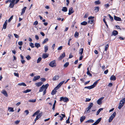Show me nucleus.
<instances>
[{
    "label": "nucleus",
    "mask_w": 125,
    "mask_h": 125,
    "mask_svg": "<svg viewBox=\"0 0 125 125\" xmlns=\"http://www.w3.org/2000/svg\"><path fill=\"white\" fill-rule=\"evenodd\" d=\"M116 114V113L115 112H114L113 114L111 115L110 117L109 122H111L113 120V119L115 116Z\"/></svg>",
    "instance_id": "7ed1b4c3"
},
{
    "label": "nucleus",
    "mask_w": 125,
    "mask_h": 125,
    "mask_svg": "<svg viewBox=\"0 0 125 125\" xmlns=\"http://www.w3.org/2000/svg\"><path fill=\"white\" fill-rule=\"evenodd\" d=\"M108 69H107L106 70L104 71V73L105 74H106L108 73Z\"/></svg>",
    "instance_id": "69168bd1"
},
{
    "label": "nucleus",
    "mask_w": 125,
    "mask_h": 125,
    "mask_svg": "<svg viewBox=\"0 0 125 125\" xmlns=\"http://www.w3.org/2000/svg\"><path fill=\"white\" fill-rule=\"evenodd\" d=\"M65 56V52H64L59 57L58 59L59 60H61Z\"/></svg>",
    "instance_id": "9d476101"
},
{
    "label": "nucleus",
    "mask_w": 125,
    "mask_h": 125,
    "mask_svg": "<svg viewBox=\"0 0 125 125\" xmlns=\"http://www.w3.org/2000/svg\"><path fill=\"white\" fill-rule=\"evenodd\" d=\"M109 45L108 44H107L106 45L105 47L104 50V51L103 53L104 54H105L107 53V51L108 49Z\"/></svg>",
    "instance_id": "6e6552de"
},
{
    "label": "nucleus",
    "mask_w": 125,
    "mask_h": 125,
    "mask_svg": "<svg viewBox=\"0 0 125 125\" xmlns=\"http://www.w3.org/2000/svg\"><path fill=\"white\" fill-rule=\"evenodd\" d=\"M18 44L21 46H22L23 44V42L22 41L19 42H18Z\"/></svg>",
    "instance_id": "864d4df0"
},
{
    "label": "nucleus",
    "mask_w": 125,
    "mask_h": 125,
    "mask_svg": "<svg viewBox=\"0 0 125 125\" xmlns=\"http://www.w3.org/2000/svg\"><path fill=\"white\" fill-rule=\"evenodd\" d=\"M114 19L115 20L117 21H121V19L120 18L115 16H114Z\"/></svg>",
    "instance_id": "ddd939ff"
},
{
    "label": "nucleus",
    "mask_w": 125,
    "mask_h": 125,
    "mask_svg": "<svg viewBox=\"0 0 125 125\" xmlns=\"http://www.w3.org/2000/svg\"><path fill=\"white\" fill-rule=\"evenodd\" d=\"M103 108H100L98 110V111H97V112L96 113V115H98L100 113V112L102 110H103Z\"/></svg>",
    "instance_id": "b1692460"
},
{
    "label": "nucleus",
    "mask_w": 125,
    "mask_h": 125,
    "mask_svg": "<svg viewBox=\"0 0 125 125\" xmlns=\"http://www.w3.org/2000/svg\"><path fill=\"white\" fill-rule=\"evenodd\" d=\"M26 58L27 59V60H30L31 59V57H30V56L29 55H28L26 57Z\"/></svg>",
    "instance_id": "09e8293b"
},
{
    "label": "nucleus",
    "mask_w": 125,
    "mask_h": 125,
    "mask_svg": "<svg viewBox=\"0 0 125 125\" xmlns=\"http://www.w3.org/2000/svg\"><path fill=\"white\" fill-rule=\"evenodd\" d=\"M40 78V77L39 75L35 76L32 79V81H35L36 80L39 79Z\"/></svg>",
    "instance_id": "1a4fd4ad"
},
{
    "label": "nucleus",
    "mask_w": 125,
    "mask_h": 125,
    "mask_svg": "<svg viewBox=\"0 0 125 125\" xmlns=\"http://www.w3.org/2000/svg\"><path fill=\"white\" fill-rule=\"evenodd\" d=\"M8 0L5 1V3H7L8 2H10L9 7L10 8H12L14 6L15 4L18 3L20 0Z\"/></svg>",
    "instance_id": "f257e3e1"
},
{
    "label": "nucleus",
    "mask_w": 125,
    "mask_h": 125,
    "mask_svg": "<svg viewBox=\"0 0 125 125\" xmlns=\"http://www.w3.org/2000/svg\"><path fill=\"white\" fill-rule=\"evenodd\" d=\"M41 80L43 82H45L46 81V79L44 78H42L41 79Z\"/></svg>",
    "instance_id": "0e129e2a"
},
{
    "label": "nucleus",
    "mask_w": 125,
    "mask_h": 125,
    "mask_svg": "<svg viewBox=\"0 0 125 125\" xmlns=\"http://www.w3.org/2000/svg\"><path fill=\"white\" fill-rule=\"evenodd\" d=\"M86 117L85 116L81 117L80 118V120L81 122H82L85 119Z\"/></svg>",
    "instance_id": "412c9836"
},
{
    "label": "nucleus",
    "mask_w": 125,
    "mask_h": 125,
    "mask_svg": "<svg viewBox=\"0 0 125 125\" xmlns=\"http://www.w3.org/2000/svg\"><path fill=\"white\" fill-rule=\"evenodd\" d=\"M88 13L85 14L84 16V18H87L88 17Z\"/></svg>",
    "instance_id": "774afa93"
},
{
    "label": "nucleus",
    "mask_w": 125,
    "mask_h": 125,
    "mask_svg": "<svg viewBox=\"0 0 125 125\" xmlns=\"http://www.w3.org/2000/svg\"><path fill=\"white\" fill-rule=\"evenodd\" d=\"M49 66L52 67H55L56 64L55 61H53L51 62L49 64Z\"/></svg>",
    "instance_id": "39448f33"
},
{
    "label": "nucleus",
    "mask_w": 125,
    "mask_h": 125,
    "mask_svg": "<svg viewBox=\"0 0 125 125\" xmlns=\"http://www.w3.org/2000/svg\"><path fill=\"white\" fill-rule=\"evenodd\" d=\"M30 46L32 48H33L34 47V44L32 43H31L30 44Z\"/></svg>",
    "instance_id": "5fc2aeb1"
},
{
    "label": "nucleus",
    "mask_w": 125,
    "mask_h": 125,
    "mask_svg": "<svg viewBox=\"0 0 125 125\" xmlns=\"http://www.w3.org/2000/svg\"><path fill=\"white\" fill-rule=\"evenodd\" d=\"M26 9V7H24L22 9L21 12V15H22L25 12V10Z\"/></svg>",
    "instance_id": "6ab92c4d"
},
{
    "label": "nucleus",
    "mask_w": 125,
    "mask_h": 125,
    "mask_svg": "<svg viewBox=\"0 0 125 125\" xmlns=\"http://www.w3.org/2000/svg\"><path fill=\"white\" fill-rule=\"evenodd\" d=\"M31 91V89H27L26 90L23 91L22 92L23 93H26L30 92Z\"/></svg>",
    "instance_id": "7c9ffc66"
},
{
    "label": "nucleus",
    "mask_w": 125,
    "mask_h": 125,
    "mask_svg": "<svg viewBox=\"0 0 125 125\" xmlns=\"http://www.w3.org/2000/svg\"><path fill=\"white\" fill-rule=\"evenodd\" d=\"M49 55L48 53H44L43 54L42 57L43 58L45 59L48 57Z\"/></svg>",
    "instance_id": "f8f14e48"
},
{
    "label": "nucleus",
    "mask_w": 125,
    "mask_h": 125,
    "mask_svg": "<svg viewBox=\"0 0 125 125\" xmlns=\"http://www.w3.org/2000/svg\"><path fill=\"white\" fill-rule=\"evenodd\" d=\"M99 7H96L95 8L94 10L96 12H97L99 11Z\"/></svg>",
    "instance_id": "473e14b6"
},
{
    "label": "nucleus",
    "mask_w": 125,
    "mask_h": 125,
    "mask_svg": "<svg viewBox=\"0 0 125 125\" xmlns=\"http://www.w3.org/2000/svg\"><path fill=\"white\" fill-rule=\"evenodd\" d=\"M36 99L34 100H29V102H31L34 103L36 101Z\"/></svg>",
    "instance_id": "49530a36"
},
{
    "label": "nucleus",
    "mask_w": 125,
    "mask_h": 125,
    "mask_svg": "<svg viewBox=\"0 0 125 125\" xmlns=\"http://www.w3.org/2000/svg\"><path fill=\"white\" fill-rule=\"evenodd\" d=\"M99 80H98L96 81L91 86H92L93 88L96 85L97 83Z\"/></svg>",
    "instance_id": "f3484780"
},
{
    "label": "nucleus",
    "mask_w": 125,
    "mask_h": 125,
    "mask_svg": "<svg viewBox=\"0 0 125 125\" xmlns=\"http://www.w3.org/2000/svg\"><path fill=\"white\" fill-rule=\"evenodd\" d=\"M74 11L72 7L70 8L69 9V12L68 13V14L69 15H70L72 14L74 12Z\"/></svg>",
    "instance_id": "0eeeda50"
},
{
    "label": "nucleus",
    "mask_w": 125,
    "mask_h": 125,
    "mask_svg": "<svg viewBox=\"0 0 125 125\" xmlns=\"http://www.w3.org/2000/svg\"><path fill=\"white\" fill-rule=\"evenodd\" d=\"M103 21L105 23L106 25V26L108 28V25L107 24V22L105 21V18H104L103 19Z\"/></svg>",
    "instance_id": "c03bdc74"
},
{
    "label": "nucleus",
    "mask_w": 125,
    "mask_h": 125,
    "mask_svg": "<svg viewBox=\"0 0 125 125\" xmlns=\"http://www.w3.org/2000/svg\"><path fill=\"white\" fill-rule=\"evenodd\" d=\"M94 18V17H92V16H90L88 17V19L89 20V19L92 20H93V19Z\"/></svg>",
    "instance_id": "13d9d810"
},
{
    "label": "nucleus",
    "mask_w": 125,
    "mask_h": 125,
    "mask_svg": "<svg viewBox=\"0 0 125 125\" xmlns=\"http://www.w3.org/2000/svg\"><path fill=\"white\" fill-rule=\"evenodd\" d=\"M102 119L101 118H100L98 119L96 121L93 123L92 125H96L98 124L101 121Z\"/></svg>",
    "instance_id": "423d86ee"
},
{
    "label": "nucleus",
    "mask_w": 125,
    "mask_h": 125,
    "mask_svg": "<svg viewBox=\"0 0 125 125\" xmlns=\"http://www.w3.org/2000/svg\"><path fill=\"white\" fill-rule=\"evenodd\" d=\"M116 77L115 76L113 75L111 76L110 78V79L112 81H115L116 80Z\"/></svg>",
    "instance_id": "2eb2a0df"
},
{
    "label": "nucleus",
    "mask_w": 125,
    "mask_h": 125,
    "mask_svg": "<svg viewBox=\"0 0 125 125\" xmlns=\"http://www.w3.org/2000/svg\"><path fill=\"white\" fill-rule=\"evenodd\" d=\"M1 93L6 97H8V95L7 92L4 90H2Z\"/></svg>",
    "instance_id": "dca6fc26"
},
{
    "label": "nucleus",
    "mask_w": 125,
    "mask_h": 125,
    "mask_svg": "<svg viewBox=\"0 0 125 125\" xmlns=\"http://www.w3.org/2000/svg\"><path fill=\"white\" fill-rule=\"evenodd\" d=\"M14 35L16 38H19V36L17 34L14 33Z\"/></svg>",
    "instance_id": "bf43d9fd"
},
{
    "label": "nucleus",
    "mask_w": 125,
    "mask_h": 125,
    "mask_svg": "<svg viewBox=\"0 0 125 125\" xmlns=\"http://www.w3.org/2000/svg\"><path fill=\"white\" fill-rule=\"evenodd\" d=\"M13 16L12 15L11 16L10 18L8 20V22H10L11 21L12 19L13 18Z\"/></svg>",
    "instance_id": "37998d69"
},
{
    "label": "nucleus",
    "mask_w": 125,
    "mask_h": 125,
    "mask_svg": "<svg viewBox=\"0 0 125 125\" xmlns=\"http://www.w3.org/2000/svg\"><path fill=\"white\" fill-rule=\"evenodd\" d=\"M48 50V46L46 45H45L44 46V52H47V51Z\"/></svg>",
    "instance_id": "f704fd0d"
},
{
    "label": "nucleus",
    "mask_w": 125,
    "mask_h": 125,
    "mask_svg": "<svg viewBox=\"0 0 125 125\" xmlns=\"http://www.w3.org/2000/svg\"><path fill=\"white\" fill-rule=\"evenodd\" d=\"M38 21H36L34 22L33 25H36L38 24Z\"/></svg>",
    "instance_id": "6e6d98bb"
},
{
    "label": "nucleus",
    "mask_w": 125,
    "mask_h": 125,
    "mask_svg": "<svg viewBox=\"0 0 125 125\" xmlns=\"http://www.w3.org/2000/svg\"><path fill=\"white\" fill-rule=\"evenodd\" d=\"M18 85H20V86H26V84L24 83H19L18 84Z\"/></svg>",
    "instance_id": "e433bc0d"
},
{
    "label": "nucleus",
    "mask_w": 125,
    "mask_h": 125,
    "mask_svg": "<svg viewBox=\"0 0 125 125\" xmlns=\"http://www.w3.org/2000/svg\"><path fill=\"white\" fill-rule=\"evenodd\" d=\"M62 10L64 12H66L67 11V9L66 7H64L62 8Z\"/></svg>",
    "instance_id": "a878e982"
},
{
    "label": "nucleus",
    "mask_w": 125,
    "mask_h": 125,
    "mask_svg": "<svg viewBox=\"0 0 125 125\" xmlns=\"http://www.w3.org/2000/svg\"><path fill=\"white\" fill-rule=\"evenodd\" d=\"M94 20H89L88 21V23L91 24H92L94 22Z\"/></svg>",
    "instance_id": "de8ad7c7"
},
{
    "label": "nucleus",
    "mask_w": 125,
    "mask_h": 125,
    "mask_svg": "<svg viewBox=\"0 0 125 125\" xmlns=\"http://www.w3.org/2000/svg\"><path fill=\"white\" fill-rule=\"evenodd\" d=\"M42 84L43 83L42 82H40L36 83L35 84L38 87H39L41 86Z\"/></svg>",
    "instance_id": "aec40b11"
},
{
    "label": "nucleus",
    "mask_w": 125,
    "mask_h": 125,
    "mask_svg": "<svg viewBox=\"0 0 125 125\" xmlns=\"http://www.w3.org/2000/svg\"><path fill=\"white\" fill-rule=\"evenodd\" d=\"M69 101V99L66 97H62L60 98V101H62L64 102H66Z\"/></svg>",
    "instance_id": "f03ea898"
},
{
    "label": "nucleus",
    "mask_w": 125,
    "mask_h": 125,
    "mask_svg": "<svg viewBox=\"0 0 125 125\" xmlns=\"http://www.w3.org/2000/svg\"><path fill=\"white\" fill-rule=\"evenodd\" d=\"M83 51V48L80 49L79 50V53L81 55L82 54Z\"/></svg>",
    "instance_id": "393cba45"
},
{
    "label": "nucleus",
    "mask_w": 125,
    "mask_h": 125,
    "mask_svg": "<svg viewBox=\"0 0 125 125\" xmlns=\"http://www.w3.org/2000/svg\"><path fill=\"white\" fill-rule=\"evenodd\" d=\"M24 112L26 113V115H27L29 114V112L28 110H26L24 111Z\"/></svg>",
    "instance_id": "338daca9"
},
{
    "label": "nucleus",
    "mask_w": 125,
    "mask_h": 125,
    "mask_svg": "<svg viewBox=\"0 0 125 125\" xmlns=\"http://www.w3.org/2000/svg\"><path fill=\"white\" fill-rule=\"evenodd\" d=\"M48 41V38H46L45 39L43 42H42V44H43L44 43H45L47 42Z\"/></svg>",
    "instance_id": "cd10ccee"
},
{
    "label": "nucleus",
    "mask_w": 125,
    "mask_h": 125,
    "mask_svg": "<svg viewBox=\"0 0 125 125\" xmlns=\"http://www.w3.org/2000/svg\"><path fill=\"white\" fill-rule=\"evenodd\" d=\"M44 85H42L41 87L40 88L39 90V92H42L44 90Z\"/></svg>",
    "instance_id": "4be33fe9"
},
{
    "label": "nucleus",
    "mask_w": 125,
    "mask_h": 125,
    "mask_svg": "<svg viewBox=\"0 0 125 125\" xmlns=\"http://www.w3.org/2000/svg\"><path fill=\"white\" fill-rule=\"evenodd\" d=\"M42 112H41L40 113H38L37 115V116L40 118L42 115Z\"/></svg>",
    "instance_id": "72a5a7b5"
},
{
    "label": "nucleus",
    "mask_w": 125,
    "mask_h": 125,
    "mask_svg": "<svg viewBox=\"0 0 125 125\" xmlns=\"http://www.w3.org/2000/svg\"><path fill=\"white\" fill-rule=\"evenodd\" d=\"M42 58L41 57H39L37 61V63H38L40 62L41 61Z\"/></svg>",
    "instance_id": "ea45409f"
},
{
    "label": "nucleus",
    "mask_w": 125,
    "mask_h": 125,
    "mask_svg": "<svg viewBox=\"0 0 125 125\" xmlns=\"http://www.w3.org/2000/svg\"><path fill=\"white\" fill-rule=\"evenodd\" d=\"M109 4L108 3L105 4V7H106L107 8H108L109 7Z\"/></svg>",
    "instance_id": "e2e57ef3"
},
{
    "label": "nucleus",
    "mask_w": 125,
    "mask_h": 125,
    "mask_svg": "<svg viewBox=\"0 0 125 125\" xmlns=\"http://www.w3.org/2000/svg\"><path fill=\"white\" fill-rule=\"evenodd\" d=\"M102 102L100 100V99H99L97 101V104L99 105L101 104H102Z\"/></svg>",
    "instance_id": "a18cd8bd"
},
{
    "label": "nucleus",
    "mask_w": 125,
    "mask_h": 125,
    "mask_svg": "<svg viewBox=\"0 0 125 125\" xmlns=\"http://www.w3.org/2000/svg\"><path fill=\"white\" fill-rule=\"evenodd\" d=\"M57 92V91H55L54 89L52 91L51 93V94L52 95H54Z\"/></svg>",
    "instance_id": "c85d7f7f"
},
{
    "label": "nucleus",
    "mask_w": 125,
    "mask_h": 125,
    "mask_svg": "<svg viewBox=\"0 0 125 125\" xmlns=\"http://www.w3.org/2000/svg\"><path fill=\"white\" fill-rule=\"evenodd\" d=\"M87 74L88 75H89L90 76L92 77V74L90 73V71L87 72Z\"/></svg>",
    "instance_id": "603ef678"
},
{
    "label": "nucleus",
    "mask_w": 125,
    "mask_h": 125,
    "mask_svg": "<svg viewBox=\"0 0 125 125\" xmlns=\"http://www.w3.org/2000/svg\"><path fill=\"white\" fill-rule=\"evenodd\" d=\"M35 47L38 48L39 47L41 46L40 44L38 43H36L35 44Z\"/></svg>",
    "instance_id": "bb28decb"
},
{
    "label": "nucleus",
    "mask_w": 125,
    "mask_h": 125,
    "mask_svg": "<svg viewBox=\"0 0 125 125\" xmlns=\"http://www.w3.org/2000/svg\"><path fill=\"white\" fill-rule=\"evenodd\" d=\"M108 15L109 16L110 19H111V21H114V19L113 17H112L109 14H108Z\"/></svg>",
    "instance_id": "a19ab883"
},
{
    "label": "nucleus",
    "mask_w": 125,
    "mask_h": 125,
    "mask_svg": "<svg viewBox=\"0 0 125 125\" xmlns=\"http://www.w3.org/2000/svg\"><path fill=\"white\" fill-rule=\"evenodd\" d=\"M87 22L85 21H84L81 23V24L83 25H86L87 24Z\"/></svg>",
    "instance_id": "c756f323"
},
{
    "label": "nucleus",
    "mask_w": 125,
    "mask_h": 125,
    "mask_svg": "<svg viewBox=\"0 0 125 125\" xmlns=\"http://www.w3.org/2000/svg\"><path fill=\"white\" fill-rule=\"evenodd\" d=\"M49 85V84L48 83H47L45 85H44V88L46 89L48 87V86Z\"/></svg>",
    "instance_id": "8fccbe9b"
},
{
    "label": "nucleus",
    "mask_w": 125,
    "mask_h": 125,
    "mask_svg": "<svg viewBox=\"0 0 125 125\" xmlns=\"http://www.w3.org/2000/svg\"><path fill=\"white\" fill-rule=\"evenodd\" d=\"M66 123L67 124H69L70 123L69 117L68 119L66 121Z\"/></svg>",
    "instance_id": "680f3d73"
},
{
    "label": "nucleus",
    "mask_w": 125,
    "mask_h": 125,
    "mask_svg": "<svg viewBox=\"0 0 125 125\" xmlns=\"http://www.w3.org/2000/svg\"><path fill=\"white\" fill-rule=\"evenodd\" d=\"M93 104L92 103H91L89 104L88 107L86 109V111L87 113L89 112V110L93 106Z\"/></svg>",
    "instance_id": "20e7f679"
},
{
    "label": "nucleus",
    "mask_w": 125,
    "mask_h": 125,
    "mask_svg": "<svg viewBox=\"0 0 125 125\" xmlns=\"http://www.w3.org/2000/svg\"><path fill=\"white\" fill-rule=\"evenodd\" d=\"M14 74L15 76H16L17 77H19V74L18 73H14Z\"/></svg>",
    "instance_id": "052dcab7"
},
{
    "label": "nucleus",
    "mask_w": 125,
    "mask_h": 125,
    "mask_svg": "<svg viewBox=\"0 0 125 125\" xmlns=\"http://www.w3.org/2000/svg\"><path fill=\"white\" fill-rule=\"evenodd\" d=\"M69 64L68 62H67L66 63L63 65V66L65 67H67L69 65Z\"/></svg>",
    "instance_id": "79ce46f5"
},
{
    "label": "nucleus",
    "mask_w": 125,
    "mask_h": 125,
    "mask_svg": "<svg viewBox=\"0 0 125 125\" xmlns=\"http://www.w3.org/2000/svg\"><path fill=\"white\" fill-rule=\"evenodd\" d=\"M92 87H92V86L91 85L90 86H85L84 87V88H87L89 89H93Z\"/></svg>",
    "instance_id": "4c0bfd02"
},
{
    "label": "nucleus",
    "mask_w": 125,
    "mask_h": 125,
    "mask_svg": "<svg viewBox=\"0 0 125 125\" xmlns=\"http://www.w3.org/2000/svg\"><path fill=\"white\" fill-rule=\"evenodd\" d=\"M8 109L9 110L10 112H13L14 111L13 108H12L11 107H9Z\"/></svg>",
    "instance_id": "c9c22d12"
},
{
    "label": "nucleus",
    "mask_w": 125,
    "mask_h": 125,
    "mask_svg": "<svg viewBox=\"0 0 125 125\" xmlns=\"http://www.w3.org/2000/svg\"><path fill=\"white\" fill-rule=\"evenodd\" d=\"M21 63L22 64H24L25 62V61L23 59V60H21Z\"/></svg>",
    "instance_id": "4d7b16f0"
},
{
    "label": "nucleus",
    "mask_w": 125,
    "mask_h": 125,
    "mask_svg": "<svg viewBox=\"0 0 125 125\" xmlns=\"http://www.w3.org/2000/svg\"><path fill=\"white\" fill-rule=\"evenodd\" d=\"M118 34V32L116 30H114L112 32V35H113L114 36H115Z\"/></svg>",
    "instance_id": "a211bd4d"
},
{
    "label": "nucleus",
    "mask_w": 125,
    "mask_h": 125,
    "mask_svg": "<svg viewBox=\"0 0 125 125\" xmlns=\"http://www.w3.org/2000/svg\"><path fill=\"white\" fill-rule=\"evenodd\" d=\"M79 35V33L78 32H77L76 31L75 32V34L74 35V37L76 38H77L78 37Z\"/></svg>",
    "instance_id": "58836bf2"
},
{
    "label": "nucleus",
    "mask_w": 125,
    "mask_h": 125,
    "mask_svg": "<svg viewBox=\"0 0 125 125\" xmlns=\"http://www.w3.org/2000/svg\"><path fill=\"white\" fill-rule=\"evenodd\" d=\"M59 78V76L58 75H56L54 76L52 79L53 81H56L58 80Z\"/></svg>",
    "instance_id": "4468645a"
},
{
    "label": "nucleus",
    "mask_w": 125,
    "mask_h": 125,
    "mask_svg": "<svg viewBox=\"0 0 125 125\" xmlns=\"http://www.w3.org/2000/svg\"><path fill=\"white\" fill-rule=\"evenodd\" d=\"M40 112L39 110H38L37 111L35 112L34 114L32 115V116L34 117L36 115H37Z\"/></svg>",
    "instance_id": "5701e85b"
},
{
    "label": "nucleus",
    "mask_w": 125,
    "mask_h": 125,
    "mask_svg": "<svg viewBox=\"0 0 125 125\" xmlns=\"http://www.w3.org/2000/svg\"><path fill=\"white\" fill-rule=\"evenodd\" d=\"M87 74L88 75H89L90 76L92 77V74L90 73V71L87 72Z\"/></svg>",
    "instance_id": "3c124183"
},
{
    "label": "nucleus",
    "mask_w": 125,
    "mask_h": 125,
    "mask_svg": "<svg viewBox=\"0 0 125 125\" xmlns=\"http://www.w3.org/2000/svg\"><path fill=\"white\" fill-rule=\"evenodd\" d=\"M122 102V101H120L118 107V109H120L123 106L124 104V102L121 103Z\"/></svg>",
    "instance_id": "9b49d317"
},
{
    "label": "nucleus",
    "mask_w": 125,
    "mask_h": 125,
    "mask_svg": "<svg viewBox=\"0 0 125 125\" xmlns=\"http://www.w3.org/2000/svg\"><path fill=\"white\" fill-rule=\"evenodd\" d=\"M94 3L95 5H99L101 4V2L99 0H98L95 1Z\"/></svg>",
    "instance_id": "2f4dec72"
}]
</instances>
